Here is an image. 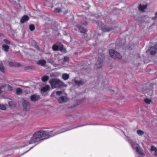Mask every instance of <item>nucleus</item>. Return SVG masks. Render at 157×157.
<instances>
[{
	"label": "nucleus",
	"mask_w": 157,
	"mask_h": 157,
	"mask_svg": "<svg viewBox=\"0 0 157 157\" xmlns=\"http://www.w3.org/2000/svg\"><path fill=\"white\" fill-rule=\"evenodd\" d=\"M52 131H46L40 130L34 132L32 135H29V137L30 138L29 141V144H31L37 142L41 140L47 139L54 136Z\"/></svg>",
	"instance_id": "obj_1"
},
{
	"label": "nucleus",
	"mask_w": 157,
	"mask_h": 157,
	"mask_svg": "<svg viewBox=\"0 0 157 157\" xmlns=\"http://www.w3.org/2000/svg\"><path fill=\"white\" fill-rule=\"evenodd\" d=\"M49 83L52 88L61 87L64 86V83L59 79L53 78L49 81Z\"/></svg>",
	"instance_id": "obj_2"
},
{
	"label": "nucleus",
	"mask_w": 157,
	"mask_h": 157,
	"mask_svg": "<svg viewBox=\"0 0 157 157\" xmlns=\"http://www.w3.org/2000/svg\"><path fill=\"white\" fill-rule=\"evenodd\" d=\"M94 22L98 25L100 29L103 32H109L113 29L111 28H108L106 27L105 25L101 21H94Z\"/></svg>",
	"instance_id": "obj_3"
},
{
	"label": "nucleus",
	"mask_w": 157,
	"mask_h": 157,
	"mask_svg": "<svg viewBox=\"0 0 157 157\" xmlns=\"http://www.w3.org/2000/svg\"><path fill=\"white\" fill-rule=\"evenodd\" d=\"M109 52L110 56L113 58L119 59H121L122 57L120 54L115 50H109Z\"/></svg>",
	"instance_id": "obj_4"
},
{
	"label": "nucleus",
	"mask_w": 157,
	"mask_h": 157,
	"mask_svg": "<svg viewBox=\"0 0 157 157\" xmlns=\"http://www.w3.org/2000/svg\"><path fill=\"white\" fill-rule=\"evenodd\" d=\"M98 59L96 63L97 67L98 68H100L103 65V62L104 59V55L102 54H98Z\"/></svg>",
	"instance_id": "obj_5"
},
{
	"label": "nucleus",
	"mask_w": 157,
	"mask_h": 157,
	"mask_svg": "<svg viewBox=\"0 0 157 157\" xmlns=\"http://www.w3.org/2000/svg\"><path fill=\"white\" fill-rule=\"evenodd\" d=\"M88 24L87 21H85L84 23H82L80 25H79L77 26V27L79 31L81 33H86L87 31L86 29H85L82 27L83 25H86Z\"/></svg>",
	"instance_id": "obj_6"
},
{
	"label": "nucleus",
	"mask_w": 157,
	"mask_h": 157,
	"mask_svg": "<svg viewBox=\"0 0 157 157\" xmlns=\"http://www.w3.org/2000/svg\"><path fill=\"white\" fill-rule=\"evenodd\" d=\"M149 51L150 52V54L152 55H155L157 52V44L154 46L150 47Z\"/></svg>",
	"instance_id": "obj_7"
},
{
	"label": "nucleus",
	"mask_w": 157,
	"mask_h": 157,
	"mask_svg": "<svg viewBox=\"0 0 157 157\" xmlns=\"http://www.w3.org/2000/svg\"><path fill=\"white\" fill-rule=\"evenodd\" d=\"M23 110L24 111H28L30 108L29 103L25 100L23 101Z\"/></svg>",
	"instance_id": "obj_8"
},
{
	"label": "nucleus",
	"mask_w": 157,
	"mask_h": 157,
	"mask_svg": "<svg viewBox=\"0 0 157 157\" xmlns=\"http://www.w3.org/2000/svg\"><path fill=\"white\" fill-rule=\"evenodd\" d=\"M142 91L144 94L147 93L150 96H152L153 94V90L151 89H150L149 88H147L145 90L143 89Z\"/></svg>",
	"instance_id": "obj_9"
},
{
	"label": "nucleus",
	"mask_w": 157,
	"mask_h": 157,
	"mask_svg": "<svg viewBox=\"0 0 157 157\" xmlns=\"http://www.w3.org/2000/svg\"><path fill=\"white\" fill-rule=\"evenodd\" d=\"M135 149L136 150L138 153L140 155H143V151L141 149L140 147L139 146V145L138 144H135Z\"/></svg>",
	"instance_id": "obj_10"
},
{
	"label": "nucleus",
	"mask_w": 157,
	"mask_h": 157,
	"mask_svg": "<svg viewBox=\"0 0 157 157\" xmlns=\"http://www.w3.org/2000/svg\"><path fill=\"white\" fill-rule=\"evenodd\" d=\"M40 98V96L35 95H32L30 97V99L32 101L35 102L38 101Z\"/></svg>",
	"instance_id": "obj_11"
},
{
	"label": "nucleus",
	"mask_w": 157,
	"mask_h": 157,
	"mask_svg": "<svg viewBox=\"0 0 157 157\" xmlns=\"http://www.w3.org/2000/svg\"><path fill=\"white\" fill-rule=\"evenodd\" d=\"M29 19V17L27 15H24L22 16L20 22L22 23H24L28 21Z\"/></svg>",
	"instance_id": "obj_12"
},
{
	"label": "nucleus",
	"mask_w": 157,
	"mask_h": 157,
	"mask_svg": "<svg viewBox=\"0 0 157 157\" xmlns=\"http://www.w3.org/2000/svg\"><path fill=\"white\" fill-rule=\"evenodd\" d=\"M67 99L66 97L64 96L60 97L58 99V101L60 103L67 101Z\"/></svg>",
	"instance_id": "obj_13"
},
{
	"label": "nucleus",
	"mask_w": 157,
	"mask_h": 157,
	"mask_svg": "<svg viewBox=\"0 0 157 157\" xmlns=\"http://www.w3.org/2000/svg\"><path fill=\"white\" fill-rule=\"evenodd\" d=\"M147 6V5L142 6L141 4H140L138 6V8L140 11L144 12V10L146 8Z\"/></svg>",
	"instance_id": "obj_14"
},
{
	"label": "nucleus",
	"mask_w": 157,
	"mask_h": 157,
	"mask_svg": "<svg viewBox=\"0 0 157 157\" xmlns=\"http://www.w3.org/2000/svg\"><path fill=\"white\" fill-rule=\"evenodd\" d=\"M150 151H154L155 152L154 155L155 156L157 155V148L155 147L154 146L152 145L151 146Z\"/></svg>",
	"instance_id": "obj_15"
},
{
	"label": "nucleus",
	"mask_w": 157,
	"mask_h": 157,
	"mask_svg": "<svg viewBox=\"0 0 157 157\" xmlns=\"http://www.w3.org/2000/svg\"><path fill=\"white\" fill-rule=\"evenodd\" d=\"M46 62L44 60H40L38 61L37 62V64L38 65H40L41 66H44L46 64Z\"/></svg>",
	"instance_id": "obj_16"
},
{
	"label": "nucleus",
	"mask_w": 157,
	"mask_h": 157,
	"mask_svg": "<svg viewBox=\"0 0 157 157\" xmlns=\"http://www.w3.org/2000/svg\"><path fill=\"white\" fill-rule=\"evenodd\" d=\"M50 88V86L48 85H46L45 86L42 87L41 89V91L45 92L48 90Z\"/></svg>",
	"instance_id": "obj_17"
},
{
	"label": "nucleus",
	"mask_w": 157,
	"mask_h": 157,
	"mask_svg": "<svg viewBox=\"0 0 157 157\" xmlns=\"http://www.w3.org/2000/svg\"><path fill=\"white\" fill-rule=\"evenodd\" d=\"M69 77V75L67 73H64L62 75V78L64 80H67Z\"/></svg>",
	"instance_id": "obj_18"
},
{
	"label": "nucleus",
	"mask_w": 157,
	"mask_h": 157,
	"mask_svg": "<svg viewBox=\"0 0 157 157\" xmlns=\"http://www.w3.org/2000/svg\"><path fill=\"white\" fill-rule=\"evenodd\" d=\"M2 48L5 52H7L9 51V47L6 44H4L2 46Z\"/></svg>",
	"instance_id": "obj_19"
},
{
	"label": "nucleus",
	"mask_w": 157,
	"mask_h": 157,
	"mask_svg": "<svg viewBox=\"0 0 157 157\" xmlns=\"http://www.w3.org/2000/svg\"><path fill=\"white\" fill-rule=\"evenodd\" d=\"M59 50L61 52L64 53H66L67 52L66 48L63 47L62 44L60 47Z\"/></svg>",
	"instance_id": "obj_20"
},
{
	"label": "nucleus",
	"mask_w": 157,
	"mask_h": 157,
	"mask_svg": "<svg viewBox=\"0 0 157 157\" xmlns=\"http://www.w3.org/2000/svg\"><path fill=\"white\" fill-rule=\"evenodd\" d=\"M49 77L47 75H44L41 78V80L43 82H45L48 80Z\"/></svg>",
	"instance_id": "obj_21"
},
{
	"label": "nucleus",
	"mask_w": 157,
	"mask_h": 157,
	"mask_svg": "<svg viewBox=\"0 0 157 157\" xmlns=\"http://www.w3.org/2000/svg\"><path fill=\"white\" fill-rule=\"evenodd\" d=\"M75 82L76 85L78 86L82 85L84 84L82 80L78 81L76 80L75 81Z\"/></svg>",
	"instance_id": "obj_22"
},
{
	"label": "nucleus",
	"mask_w": 157,
	"mask_h": 157,
	"mask_svg": "<svg viewBox=\"0 0 157 157\" xmlns=\"http://www.w3.org/2000/svg\"><path fill=\"white\" fill-rule=\"evenodd\" d=\"M9 64L10 66H17L19 67L20 66V64L18 63H16L13 62H10Z\"/></svg>",
	"instance_id": "obj_23"
},
{
	"label": "nucleus",
	"mask_w": 157,
	"mask_h": 157,
	"mask_svg": "<svg viewBox=\"0 0 157 157\" xmlns=\"http://www.w3.org/2000/svg\"><path fill=\"white\" fill-rule=\"evenodd\" d=\"M22 93V89L20 88H18L16 90V93L17 95H20Z\"/></svg>",
	"instance_id": "obj_24"
},
{
	"label": "nucleus",
	"mask_w": 157,
	"mask_h": 157,
	"mask_svg": "<svg viewBox=\"0 0 157 157\" xmlns=\"http://www.w3.org/2000/svg\"><path fill=\"white\" fill-rule=\"evenodd\" d=\"M52 49L54 51H59V47L58 45L55 44L53 45Z\"/></svg>",
	"instance_id": "obj_25"
},
{
	"label": "nucleus",
	"mask_w": 157,
	"mask_h": 157,
	"mask_svg": "<svg viewBox=\"0 0 157 157\" xmlns=\"http://www.w3.org/2000/svg\"><path fill=\"white\" fill-rule=\"evenodd\" d=\"M0 71L3 72H4L3 65L2 62L0 61Z\"/></svg>",
	"instance_id": "obj_26"
},
{
	"label": "nucleus",
	"mask_w": 157,
	"mask_h": 157,
	"mask_svg": "<svg viewBox=\"0 0 157 157\" xmlns=\"http://www.w3.org/2000/svg\"><path fill=\"white\" fill-rule=\"evenodd\" d=\"M137 134L140 136H142L144 133V132L142 130L140 129L138 130L137 131Z\"/></svg>",
	"instance_id": "obj_27"
},
{
	"label": "nucleus",
	"mask_w": 157,
	"mask_h": 157,
	"mask_svg": "<svg viewBox=\"0 0 157 157\" xmlns=\"http://www.w3.org/2000/svg\"><path fill=\"white\" fill-rule=\"evenodd\" d=\"M144 101L146 103L149 104L152 102V101L150 99L146 98L144 99Z\"/></svg>",
	"instance_id": "obj_28"
},
{
	"label": "nucleus",
	"mask_w": 157,
	"mask_h": 157,
	"mask_svg": "<svg viewBox=\"0 0 157 157\" xmlns=\"http://www.w3.org/2000/svg\"><path fill=\"white\" fill-rule=\"evenodd\" d=\"M8 104L10 107H14L15 106V104L13 101H9Z\"/></svg>",
	"instance_id": "obj_29"
},
{
	"label": "nucleus",
	"mask_w": 157,
	"mask_h": 157,
	"mask_svg": "<svg viewBox=\"0 0 157 157\" xmlns=\"http://www.w3.org/2000/svg\"><path fill=\"white\" fill-rule=\"evenodd\" d=\"M29 29L31 31H34L35 29V27L34 25L31 24L29 26Z\"/></svg>",
	"instance_id": "obj_30"
},
{
	"label": "nucleus",
	"mask_w": 157,
	"mask_h": 157,
	"mask_svg": "<svg viewBox=\"0 0 157 157\" xmlns=\"http://www.w3.org/2000/svg\"><path fill=\"white\" fill-rule=\"evenodd\" d=\"M47 61L48 63L52 64L54 63V61L53 60V58L52 57H51L49 59H47Z\"/></svg>",
	"instance_id": "obj_31"
},
{
	"label": "nucleus",
	"mask_w": 157,
	"mask_h": 157,
	"mask_svg": "<svg viewBox=\"0 0 157 157\" xmlns=\"http://www.w3.org/2000/svg\"><path fill=\"white\" fill-rule=\"evenodd\" d=\"M63 60L64 62H68L69 60V57L67 56H65L63 58Z\"/></svg>",
	"instance_id": "obj_32"
},
{
	"label": "nucleus",
	"mask_w": 157,
	"mask_h": 157,
	"mask_svg": "<svg viewBox=\"0 0 157 157\" xmlns=\"http://www.w3.org/2000/svg\"><path fill=\"white\" fill-rule=\"evenodd\" d=\"M61 11V9L59 8H55L54 10V12L56 13H59Z\"/></svg>",
	"instance_id": "obj_33"
},
{
	"label": "nucleus",
	"mask_w": 157,
	"mask_h": 157,
	"mask_svg": "<svg viewBox=\"0 0 157 157\" xmlns=\"http://www.w3.org/2000/svg\"><path fill=\"white\" fill-rule=\"evenodd\" d=\"M6 109V107L5 105L0 104V109L2 110H5Z\"/></svg>",
	"instance_id": "obj_34"
},
{
	"label": "nucleus",
	"mask_w": 157,
	"mask_h": 157,
	"mask_svg": "<svg viewBox=\"0 0 157 157\" xmlns=\"http://www.w3.org/2000/svg\"><path fill=\"white\" fill-rule=\"evenodd\" d=\"M7 90L9 91H12L13 90V87L8 85L7 87Z\"/></svg>",
	"instance_id": "obj_35"
},
{
	"label": "nucleus",
	"mask_w": 157,
	"mask_h": 157,
	"mask_svg": "<svg viewBox=\"0 0 157 157\" xmlns=\"http://www.w3.org/2000/svg\"><path fill=\"white\" fill-rule=\"evenodd\" d=\"M32 44L33 46H35V47H37V43L35 41L33 40L32 41Z\"/></svg>",
	"instance_id": "obj_36"
},
{
	"label": "nucleus",
	"mask_w": 157,
	"mask_h": 157,
	"mask_svg": "<svg viewBox=\"0 0 157 157\" xmlns=\"http://www.w3.org/2000/svg\"><path fill=\"white\" fill-rule=\"evenodd\" d=\"M3 41L5 43L7 44H10V42L9 40L6 39H4Z\"/></svg>",
	"instance_id": "obj_37"
},
{
	"label": "nucleus",
	"mask_w": 157,
	"mask_h": 157,
	"mask_svg": "<svg viewBox=\"0 0 157 157\" xmlns=\"http://www.w3.org/2000/svg\"><path fill=\"white\" fill-rule=\"evenodd\" d=\"M62 93V91H58L56 92V94L57 96H60Z\"/></svg>",
	"instance_id": "obj_38"
},
{
	"label": "nucleus",
	"mask_w": 157,
	"mask_h": 157,
	"mask_svg": "<svg viewBox=\"0 0 157 157\" xmlns=\"http://www.w3.org/2000/svg\"><path fill=\"white\" fill-rule=\"evenodd\" d=\"M155 17H152V19L153 20H155V19H156L157 18V12H156V13H155Z\"/></svg>",
	"instance_id": "obj_39"
},
{
	"label": "nucleus",
	"mask_w": 157,
	"mask_h": 157,
	"mask_svg": "<svg viewBox=\"0 0 157 157\" xmlns=\"http://www.w3.org/2000/svg\"><path fill=\"white\" fill-rule=\"evenodd\" d=\"M4 87V86H2L0 87V94H1L2 93V91L1 90V89Z\"/></svg>",
	"instance_id": "obj_40"
},
{
	"label": "nucleus",
	"mask_w": 157,
	"mask_h": 157,
	"mask_svg": "<svg viewBox=\"0 0 157 157\" xmlns=\"http://www.w3.org/2000/svg\"><path fill=\"white\" fill-rule=\"evenodd\" d=\"M27 69H31L30 66H28V67H27Z\"/></svg>",
	"instance_id": "obj_41"
},
{
	"label": "nucleus",
	"mask_w": 157,
	"mask_h": 157,
	"mask_svg": "<svg viewBox=\"0 0 157 157\" xmlns=\"http://www.w3.org/2000/svg\"><path fill=\"white\" fill-rule=\"evenodd\" d=\"M153 85H154V84H153L151 83V86H153Z\"/></svg>",
	"instance_id": "obj_42"
},
{
	"label": "nucleus",
	"mask_w": 157,
	"mask_h": 157,
	"mask_svg": "<svg viewBox=\"0 0 157 157\" xmlns=\"http://www.w3.org/2000/svg\"><path fill=\"white\" fill-rule=\"evenodd\" d=\"M67 12H67H67H65V13L64 14H66V13H67Z\"/></svg>",
	"instance_id": "obj_43"
},
{
	"label": "nucleus",
	"mask_w": 157,
	"mask_h": 157,
	"mask_svg": "<svg viewBox=\"0 0 157 157\" xmlns=\"http://www.w3.org/2000/svg\"><path fill=\"white\" fill-rule=\"evenodd\" d=\"M133 147H134V145L133 146Z\"/></svg>",
	"instance_id": "obj_44"
}]
</instances>
